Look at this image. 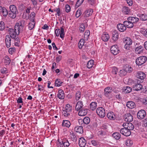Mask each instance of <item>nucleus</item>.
Returning <instances> with one entry per match:
<instances>
[{
    "label": "nucleus",
    "instance_id": "473e14b6",
    "mask_svg": "<svg viewBox=\"0 0 147 147\" xmlns=\"http://www.w3.org/2000/svg\"><path fill=\"white\" fill-rule=\"evenodd\" d=\"M127 72L130 73L133 70L132 68L128 65H126L124 67V69Z\"/></svg>",
    "mask_w": 147,
    "mask_h": 147
},
{
    "label": "nucleus",
    "instance_id": "8fccbe9b",
    "mask_svg": "<svg viewBox=\"0 0 147 147\" xmlns=\"http://www.w3.org/2000/svg\"><path fill=\"white\" fill-rule=\"evenodd\" d=\"M81 96V93L80 91H78L76 94V100H78L80 98Z\"/></svg>",
    "mask_w": 147,
    "mask_h": 147
},
{
    "label": "nucleus",
    "instance_id": "a211bd4d",
    "mask_svg": "<svg viewBox=\"0 0 147 147\" xmlns=\"http://www.w3.org/2000/svg\"><path fill=\"white\" fill-rule=\"evenodd\" d=\"M83 106L82 102L80 100L77 103L76 107L75 109L76 111H78L80 110Z\"/></svg>",
    "mask_w": 147,
    "mask_h": 147
},
{
    "label": "nucleus",
    "instance_id": "2f4dec72",
    "mask_svg": "<svg viewBox=\"0 0 147 147\" xmlns=\"http://www.w3.org/2000/svg\"><path fill=\"white\" fill-rule=\"evenodd\" d=\"M31 20L32 21V22L29 23L28 26L29 29L30 30L33 28L35 24L34 19H32Z\"/></svg>",
    "mask_w": 147,
    "mask_h": 147
},
{
    "label": "nucleus",
    "instance_id": "e433bc0d",
    "mask_svg": "<svg viewBox=\"0 0 147 147\" xmlns=\"http://www.w3.org/2000/svg\"><path fill=\"white\" fill-rule=\"evenodd\" d=\"M112 136L116 140H118L121 138V134L119 133L115 132L113 134Z\"/></svg>",
    "mask_w": 147,
    "mask_h": 147
},
{
    "label": "nucleus",
    "instance_id": "a19ab883",
    "mask_svg": "<svg viewBox=\"0 0 147 147\" xmlns=\"http://www.w3.org/2000/svg\"><path fill=\"white\" fill-rule=\"evenodd\" d=\"M124 42L125 44L131 45L132 44V41L129 38L127 37L125 40Z\"/></svg>",
    "mask_w": 147,
    "mask_h": 147
},
{
    "label": "nucleus",
    "instance_id": "774afa93",
    "mask_svg": "<svg viewBox=\"0 0 147 147\" xmlns=\"http://www.w3.org/2000/svg\"><path fill=\"white\" fill-rule=\"evenodd\" d=\"M100 134L102 136H105L106 135V133L105 131L104 130H101L99 131Z\"/></svg>",
    "mask_w": 147,
    "mask_h": 147
},
{
    "label": "nucleus",
    "instance_id": "72a5a7b5",
    "mask_svg": "<svg viewBox=\"0 0 147 147\" xmlns=\"http://www.w3.org/2000/svg\"><path fill=\"white\" fill-rule=\"evenodd\" d=\"M90 109L92 111H94L97 107V103L95 102H92L90 103Z\"/></svg>",
    "mask_w": 147,
    "mask_h": 147
},
{
    "label": "nucleus",
    "instance_id": "4d7b16f0",
    "mask_svg": "<svg viewBox=\"0 0 147 147\" xmlns=\"http://www.w3.org/2000/svg\"><path fill=\"white\" fill-rule=\"evenodd\" d=\"M15 51L16 49L14 47L10 48L9 50V53L11 54H13Z\"/></svg>",
    "mask_w": 147,
    "mask_h": 147
},
{
    "label": "nucleus",
    "instance_id": "c9c22d12",
    "mask_svg": "<svg viewBox=\"0 0 147 147\" xmlns=\"http://www.w3.org/2000/svg\"><path fill=\"white\" fill-rule=\"evenodd\" d=\"M71 123L70 122L67 120H63L62 123V126L68 127H70Z\"/></svg>",
    "mask_w": 147,
    "mask_h": 147
},
{
    "label": "nucleus",
    "instance_id": "f3484780",
    "mask_svg": "<svg viewBox=\"0 0 147 147\" xmlns=\"http://www.w3.org/2000/svg\"><path fill=\"white\" fill-rule=\"evenodd\" d=\"M79 111L78 113V115L82 116L86 115L88 112V109L84 108L82 109L81 110Z\"/></svg>",
    "mask_w": 147,
    "mask_h": 147
},
{
    "label": "nucleus",
    "instance_id": "a878e982",
    "mask_svg": "<svg viewBox=\"0 0 147 147\" xmlns=\"http://www.w3.org/2000/svg\"><path fill=\"white\" fill-rule=\"evenodd\" d=\"M126 106L128 108L132 109L134 108L135 104L134 102L131 101H129L127 102Z\"/></svg>",
    "mask_w": 147,
    "mask_h": 147
},
{
    "label": "nucleus",
    "instance_id": "412c9836",
    "mask_svg": "<svg viewBox=\"0 0 147 147\" xmlns=\"http://www.w3.org/2000/svg\"><path fill=\"white\" fill-rule=\"evenodd\" d=\"M69 135L72 141L75 142L77 140L78 136L73 131H71L70 132Z\"/></svg>",
    "mask_w": 147,
    "mask_h": 147
},
{
    "label": "nucleus",
    "instance_id": "f03ea898",
    "mask_svg": "<svg viewBox=\"0 0 147 147\" xmlns=\"http://www.w3.org/2000/svg\"><path fill=\"white\" fill-rule=\"evenodd\" d=\"M147 60V57L145 56H140L136 60V63L138 65H141L144 63Z\"/></svg>",
    "mask_w": 147,
    "mask_h": 147
},
{
    "label": "nucleus",
    "instance_id": "5fc2aeb1",
    "mask_svg": "<svg viewBox=\"0 0 147 147\" xmlns=\"http://www.w3.org/2000/svg\"><path fill=\"white\" fill-rule=\"evenodd\" d=\"M83 1L84 0H78L76 2L75 6L77 7H78L82 3Z\"/></svg>",
    "mask_w": 147,
    "mask_h": 147
},
{
    "label": "nucleus",
    "instance_id": "7c9ffc66",
    "mask_svg": "<svg viewBox=\"0 0 147 147\" xmlns=\"http://www.w3.org/2000/svg\"><path fill=\"white\" fill-rule=\"evenodd\" d=\"M108 118L111 120H114L115 119V116L113 112L108 113L107 115Z\"/></svg>",
    "mask_w": 147,
    "mask_h": 147
},
{
    "label": "nucleus",
    "instance_id": "3c124183",
    "mask_svg": "<svg viewBox=\"0 0 147 147\" xmlns=\"http://www.w3.org/2000/svg\"><path fill=\"white\" fill-rule=\"evenodd\" d=\"M85 29V27L84 24L82 23V24L80 26L79 30L80 31V32H82L84 31Z\"/></svg>",
    "mask_w": 147,
    "mask_h": 147
},
{
    "label": "nucleus",
    "instance_id": "9d476101",
    "mask_svg": "<svg viewBox=\"0 0 147 147\" xmlns=\"http://www.w3.org/2000/svg\"><path fill=\"white\" fill-rule=\"evenodd\" d=\"M123 126H124L125 128L129 130H132L134 128V126L133 124L130 123H124Z\"/></svg>",
    "mask_w": 147,
    "mask_h": 147
},
{
    "label": "nucleus",
    "instance_id": "393cba45",
    "mask_svg": "<svg viewBox=\"0 0 147 147\" xmlns=\"http://www.w3.org/2000/svg\"><path fill=\"white\" fill-rule=\"evenodd\" d=\"M123 24L125 25V26L129 28H132L134 26V24L128 21H125L123 22Z\"/></svg>",
    "mask_w": 147,
    "mask_h": 147
},
{
    "label": "nucleus",
    "instance_id": "c03bdc74",
    "mask_svg": "<svg viewBox=\"0 0 147 147\" xmlns=\"http://www.w3.org/2000/svg\"><path fill=\"white\" fill-rule=\"evenodd\" d=\"M17 13H15L14 12H13L11 11H9V12L8 13V16L11 18H14L16 16V14Z\"/></svg>",
    "mask_w": 147,
    "mask_h": 147
},
{
    "label": "nucleus",
    "instance_id": "79ce46f5",
    "mask_svg": "<svg viewBox=\"0 0 147 147\" xmlns=\"http://www.w3.org/2000/svg\"><path fill=\"white\" fill-rule=\"evenodd\" d=\"M94 61L93 60H90L89 61L87 64V67L88 68H91L93 65Z\"/></svg>",
    "mask_w": 147,
    "mask_h": 147
},
{
    "label": "nucleus",
    "instance_id": "4be33fe9",
    "mask_svg": "<svg viewBox=\"0 0 147 147\" xmlns=\"http://www.w3.org/2000/svg\"><path fill=\"white\" fill-rule=\"evenodd\" d=\"M127 20L133 24L134 23L138 22L139 20V19L136 17H129L128 18Z\"/></svg>",
    "mask_w": 147,
    "mask_h": 147
},
{
    "label": "nucleus",
    "instance_id": "dca6fc26",
    "mask_svg": "<svg viewBox=\"0 0 147 147\" xmlns=\"http://www.w3.org/2000/svg\"><path fill=\"white\" fill-rule=\"evenodd\" d=\"M133 88L134 90L136 91L140 90L142 89H144V88H143L142 85L141 84L138 83L135 84L133 85Z\"/></svg>",
    "mask_w": 147,
    "mask_h": 147
},
{
    "label": "nucleus",
    "instance_id": "de8ad7c7",
    "mask_svg": "<svg viewBox=\"0 0 147 147\" xmlns=\"http://www.w3.org/2000/svg\"><path fill=\"white\" fill-rule=\"evenodd\" d=\"M140 19L143 21H145L147 20V14H142L140 16Z\"/></svg>",
    "mask_w": 147,
    "mask_h": 147
},
{
    "label": "nucleus",
    "instance_id": "7ed1b4c3",
    "mask_svg": "<svg viewBox=\"0 0 147 147\" xmlns=\"http://www.w3.org/2000/svg\"><path fill=\"white\" fill-rule=\"evenodd\" d=\"M55 33L57 36H58L60 34L61 38H63L64 37V30L62 27L61 28L60 30L59 29H56L55 30Z\"/></svg>",
    "mask_w": 147,
    "mask_h": 147
},
{
    "label": "nucleus",
    "instance_id": "4468645a",
    "mask_svg": "<svg viewBox=\"0 0 147 147\" xmlns=\"http://www.w3.org/2000/svg\"><path fill=\"white\" fill-rule=\"evenodd\" d=\"M25 22L24 21H22L20 23H19V26H18L19 28V32L17 33V35H18L19 34L20 32H22L24 27V24Z\"/></svg>",
    "mask_w": 147,
    "mask_h": 147
},
{
    "label": "nucleus",
    "instance_id": "ddd939ff",
    "mask_svg": "<svg viewBox=\"0 0 147 147\" xmlns=\"http://www.w3.org/2000/svg\"><path fill=\"white\" fill-rule=\"evenodd\" d=\"M112 91V88L108 87L104 89V95L107 97L108 96Z\"/></svg>",
    "mask_w": 147,
    "mask_h": 147
},
{
    "label": "nucleus",
    "instance_id": "cd10ccee",
    "mask_svg": "<svg viewBox=\"0 0 147 147\" xmlns=\"http://www.w3.org/2000/svg\"><path fill=\"white\" fill-rule=\"evenodd\" d=\"M122 11L125 14H128L131 12L130 9L128 7H124L122 9Z\"/></svg>",
    "mask_w": 147,
    "mask_h": 147
},
{
    "label": "nucleus",
    "instance_id": "864d4df0",
    "mask_svg": "<svg viewBox=\"0 0 147 147\" xmlns=\"http://www.w3.org/2000/svg\"><path fill=\"white\" fill-rule=\"evenodd\" d=\"M135 51L136 52H137V53H139V52H138V51L140 50H142V49L143 48V47L141 45L139 46H136V45L135 46Z\"/></svg>",
    "mask_w": 147,
    "mask_h": 147
},
{
    "label": "nucleus",
    "instance_id": "ea45409f",
    "mask_svg": "<svg viewBox=\"0 0 147 147\" xmlns=\"http://www.w3.org/2000/svg\"><path fill=\"white\" fill-rule=\"evenodd\" d=\"M85 42L84 40L83 39H81L80 40L78 43V47L80 49H82V47L84 45Z\"/></svg>",
    "mask_w": 147,
    "mask_h": 147
},
{
    "label": "nucleus",
    "instance_id": "0eeeda50",
    "mask_svg": "<svg viewBox=\"0 0 147 147\" xmlns=\"http://www.w3.org/2000/svg\"><path fill=\"white\" fill-rule=\"evenodd\" d=\"M146 115V113L145 111L144 110H141L137 113V116L138 119H143Z\"/></svg>",
    "mask_w": 147,
    "mask_h": 147
},
{
    "label": "nucleus",
    "instance_id": "603ef678",
    "mask_svg": "<svg viewBox=\"0 0 147 147\" xmlns=\"http://www.w3.org/2000/svg\"><path fill=\"white\" fill-rule=\"evenodd\" d=\"M62 142L64 147H68L69 145V144L67 140H63Z\"/></svg>",
    "mask_w": 147,
    "mask_h": 147
},
{
    "label": "nucleus",
    "instance_id": "37998d69",
    "mask_svg": "<svg viewBox=\"0 0 147 147\" xmlns=\"http://www.w3.org/2000/svg\"><path fill=\"white\" fill-rule=\"evenodd\" d=\"M133 142L131 140L129 139L127 140L125 142V144L126 146H130L133 144Z\"/></svg>",
    "mask_w": 147,
    "mask_h": 147
},
{
    "label": "nucleus",
    "instance_id": "f704fd0d",
    "mask_svg": "<svg viewBox=\"0 0 147 147\" xmlns=\"http://www.w3.org/2000/svg\"><path fill=\"white\" fill-rule=\"evenodd\" d=\"M109 36L108 34H103L102 35L101 37L102 39L104 41H107L109 39Z\"/></svg>",
    "mask_w": 147,
    "mask_h": 147
},
{
    "label": "nucleus",
    "instance_id": "5701e85b",
    "mask_svg": "<svg viewBox=\"0 0 147 147\" xmlns=\"http://www.w3.org/2000/svg\"><path fill=\"white\" fill-rule=\"evenodd\" d=\"M119 37V33L118 32L115 31L113 32L112 39L114 41L117 40Z\"/></svg>",
    "mask_w": 147,
    "mask_h": 147
},
{
    "label": "nucleus",
    "instance_id": "9b49d317",
    "mask_svg": "<svg viewBox=\"0 0 147 147\" xmlns=\"http://www.w3.org/2000/svg\"><path fill=\"white\" fill-rule=\"evenodd\" d=\"M79 144L80 147H85L86 144V141L83 137H81L79 139Z\"/></svg>",
    "mask_w": 147,
    "mask_h": 147
},
{
    "label": "nucleus",
    "instance_id": "39448f33",
    "mask_svg": "<svg viewBox=\"0 0 147 147\" xmlns=\"http://www.w3.org/2000/svg\"><path fill=\"white\" fill-rule=\"evenodd\" d=\"M110 49L112 53L114 55L117 54L120 51L117 45L112 46L111 47Z\"/></svg>",
    "mask_w": 147,
    "mask_h": 147
},
{
    "label": "nucleus",
    "instance_id": "1a4fd4ad",
    "mask_svg": "<svg viewBox=\"0 0 147 147\" xmlns=\"http://www.w3.org/2000/svg\"><path fill=\"white\" fill-rule=\"evenodd\" d=\"M90 121V119L88 117H85L83 120V121L82 119H80L79 120V122H82L81 124H80V125H81L82 126H83V125L86 124L87 125L88 124Z\"/></svg>",
    "mask_w": 147,
    "mask_h": 147
},
{
    "label": "nucleus",
    "instance_id": "20e7f679",
    "mask_svg": "<svg viewBox=\"0 0 147 147\" xmlns=\"http://www.w3.org/2000/svg\"><path fill=\"white\" fill-rule=\"evenodd\" d=\"M96 112L98 116L102 118H104L105 115V111L102 107L98 108L96 110Z\"/></svg>",
    "mask_w": 147,
    "mask_h": 147
},
{
    "label": "nucleus",
    "instance_id": "052dcab7",
    "mask_svg": "<svg viewBox=\"0 0 147 147\" xmlns=\"http://www.w3.org/2000/svg\"><path fill=\"white\" fill-rule=\"evenodd\" d=\"M19 26V23H16L14 29L15 32H19V28H18Z\"/></svg>",
    "mask_w": 147,
    "mask_h": 147
},
{
    "label": "nucleus",
    "instance_id": "0e129e2a",
    "mask_svg": "<svg viewBox=\"0 0 147 147\" xmlns=\"http://www.w3.org/2000/svg\"><path fill=\"white\" fill-rule=\"evenodd\" d=\"M8 31L10 34V37H11V35L13 34V33L15 31L14 29L12 28H9V29Z\"/></svg>",
    "mask_w": 147,
    "mask_h": 147
},
{
    "label": "nucleus",
    "instance_id": "c756f323",
    "mask_svg": "<svg viewBox=\"0 0 147 147\" xmlns=\"http://www.w3.org/2000/svg\"><path fill=\"white\" fill-rule=\"evenodd\" d=\"M10 11L13 12L18 13V11L16 7L14 5H11L10 6Z\"/></svg>",
    "mask_w": 147,
    "mask_h": 147
},
{
    "label": "nucleus",
    "instance_id": "a18cd8bd",
    "mask_svg": "<svg viewBox=\"0 0 147 147\" xmlns=\"http://www.w3.org/2000/svg\"><path fill=\"white\" fill-rule=\"evenodd\" d=\"M81 8H79L78 10L76 11V16L77 18L79 17L81 15L82 11Z\"/></svg>",
    "mask_w": 147,
    "mask_h": 147
},
{
    "label": "nucleus",
    "instance_id": "13d9d810",
    "mask_svg": "<svg viewBox=\"0 0 147 147\" xmlns=\"http://www.w3.org/2000/svg\"><path fill=\"white\" fill-rule=\"evenodd\" d=\"M54 11L55 12L58 16H59L61 14L60 9L59 7L55 9L54 10Z\"/></svg>",
    "mask_w": 147,
    "mask_h": 147
},
{
    "label": "nucleus",
    "instance_id": "49530a36",
    "mask_svg": "<svg viewBox=\"0 0 147 147\" xmlns=\"http://www.w3.org/2000/svg\"><path fill=\"white\" fill-rule=\"evenodd\" d=\"M90 34V31L87 30L86 31L84 36V38L85 40H88Z\"/></svg>",
    "mask_w": 147,
    "mask_h": 147
},
{
    "label": "nucleus",
    "instance_id": "2eb2a0df",
    "mask_svg": "<svg viewBox=\"0 0 147 147\" xmlns=\"http://www.w3.org/2000/svg\"><path fill=\"white\" fill-rule=\"evenodd\" d=\"M117 27L119 31L121 32L124 31L126 29L125 25L123 24H118L117 26Z\"/></svg>",
    "mask_w": 147,
    "mask_h": 147
},
{
    "label": "nucleus",
    "instance_id": "e2e57ef3",
    "mask_svg": "<svg viewBox=\"0 0 147 147\" xmlns=\"http://www.w3.org/2000/svg\"><path fill=\"white\" fill-rule=\"evenodd\" d=\"M117 71L118 70L117 67H114L113 68L112 70V73L113 74L115 75L116 74Z\"/></svg>",
    "mask_w": 147,
    "mask_h": 147
},
{
    "label": "nucleus",
    "instance_id": "6ab92c4d",
    "mask_svg": "<svg viewBox=\"0 0 147 147\" xmlns=\"http://www.w3.org/2000/svg\"><path fill=\"white\" fill-rule=\"evenodd\" d=\"M11 39L10 37V36L7 35L6 36L5 39V43L6 46L7 48H9L11 45Z\"/></svg>",
    "mask_w": 147,
    "mask_h": 147
},
{
    "label": "nucleus",
    "instance_id": "09e8293b",
    "mask_svg": "<svg viewBox=\"0 0 147 147\" xmlns=\"http://www.w3.org/2000/svg\"><path fill=\"white\" fill-rule=\"evenodd\" d=\"M62 83L63 82L60 79H57L56 80L55 85L56 86H61Z\"/></svg>",
    "mask_w": 147,
    "mask_h": 147
},
{
    "label": "nucleus",
    "instance_id": "f257e3e1",
    "mask_svg": "<svg viewBox=\"0 0 147 147\" xmlns=\"http://www.w3.org/2000/svg\"><path fill=\"white\" fill-rule=\"evenodd\" d=\"M71 107L69 104H67L65 107V109L63 110L62 112L63 116V117H69L70 115V112L71 110Z\"/></svg>",
    "mask_w": 147,
    "mask_h": 147
},
{
    "label": "nucleus",
    "instance_id": "f8f14e48",
    "mask_svg": "<svg viewBox=\"0 0 147 147\" xmlns=\"http://www.w3.org/2000/svg\"><path fill=\"white\" fill-rule=\"evenodd\" d=\"M136 76L138 78L142 80L146 77V75L143 72L140 71L137 73Z\"/></svg>",
    "mask_w": 147,
    "mask_h": 147
},
{
    "label": "nucleus",
    "instance_id": "680f3d73",
    "mask_svg": "<svg viewBox=\"0 0 147 147\" xmlns=\"http://www.w3.org/2000/svg\"><path fill=\"white\" fill-rule=\"evenodd\" d=\"M65 11L67 12H69L71 10V8L70 6L68 5H65Z\"/></svg>",
    "mask_w": 147,
    "mask_h": 147
},
{
    "label": "nucleus",
    "instance_id": "6e6552de",
    "mask_svg": "<svg viewBox=\"0 0 147 147\" xmlns=\"http://www.w3.org/2000/svg\"><path fill=\"white\" fill-rule=\"evenodd\" d=\"M133 118L132 115L129 113H127L124 116V119L126 122H131L133 120Z\"/></svg>",
    "mask_w": 147,
    "mask_h": 147
},
{
    "label": "nucleus",
    "instance_id": "338daca9",
    "mask_svg": "<svg viewBox=\"0 0 147 147\" xmlns=\"http://www.w3.org/2000/svg\"><path fill=\"white\" fill-rule=\"evenodd\" d=\"M142 102L144 105L147 104V97L144 98L142 100Z\"/></svg>",
    "mask_w": 147,
    "mask_h": 147
},
{
    "label": "nucleus",
    "instance_id": "4c0bfd02",
    "mask_svg": "<svg viewBox=\"0 0 147 147\" xmlns=\"http://www.w3.org/2000/svg\"><path fill=\"white\" fill-rule=\"evenodd\" d=\"M4 59V63L5 65H9L10 63L11 60L7 56L5 57Z\"/></svg>",
    "mask_w": 147,
    "mask_h": 147
},
{
    "label": "nucleus",
    "instance_id": "bb28decb",
    "mask_svg": "<svg viewBox=\"0 0 147 147\" xmlns=\"http://www.w3.org/2000/svg\"><path fill=\"white\" fill-rule=\"evenodd\" d=\"M74 130L76 132L81 134L83 132V128L82 126H76Z\"/></svg>",
    "mask_w": 147,
    "mask_h": 147
},
{
    "label": "nucleus",
    "instance_id": "69168bd1",
    "mask_svg": "<svg viewBox=\"0 0 147 147\" xmlns=\"http://www.w3.org/2000/svg\"><path fill=\"white\" fill-rule=\"evenodd\" d=\"M91 142L92 144L94 146H96L98 144V142L94 140H92Z\"/></svg>",
    "mask_w": 147,
    "mask_h": 147
},
{
    "label": "nucleus",
    "instance_id": "58836bf2",
    "mask_svg": "<svg viewBox=\"0 0 147 147\" xmlns=\"http://www.w3.org/2000/svg\"><path fill=\"white\" fill-rule=\"evenodd\" d=\"M93 12L92 9H90L86 10L85 12V15L86 17H89L91 16Z\"/></svg>",
    "mask_w": 147,
    "mask_h": 147
},
{
    "label": "nucleus",
    "instance_id": "aec40b11",
    "mask_svg": "<svg viewBox=\"0 0 147 147\" xmlns=\"http://www.w3.org/2000/svg\"><path fill=\"white\" fill-rule=\"evenodd\" d=\"M0 12L2 13L3 16H6L8 14V12L7 9L4 7H2L0 6Z\"/></svg>",
    "mask_w": 147,
    "mask_h": 147
},
{
    "label": "nucleus",
    "instance_id": "6e6d98bb",
    "mask_svg": "<svg viewBox=\"0 0 147 147\" xmlns=\"http://www.w3.org/2000/svg\"><path fill=\"white\" fill-rule=\"evenodd\" d=\"M5 28V25L3 22L1 21L0 22V30H3Z\"/></svg>",
    "mask_w": 147,
    "mask_h": 147
},
{
    "label": "nucleus",
    "instance_id": "bf43d9fd",
    "mask_svg": "<svg viewBox=\"0 0 147 147\" xmlns=\"http://www.w3.org/2000/svg\"><path fill=\"white\" fill-rule=\"evenodd\" d=\"M127 72L124 69H123L120 71V74L121 76H125L127 73Z\"/></svg>",
    "mask_w": 147,
    "mask_h": 147
},
{
    "label": "nucleus",
    "instance_id": "423d86ee",
    "mask_svg": "<svg viewBox=\"0 0 147 147\" xmlns=\"http://www.w3.org/2000/svg\"><path fill=\"white\" fill-rule=\"evenodd\" d=\"M120 133L125 136H130L131 134V132L130 130L124 128H121L120 130Z\"/></svg>",
    "mask_w": 147,
    "mask_h": 147
},
{
    "label": "nucleus",
    "instance_id": "b1692460",
    "mask_svg": "<svg viewBox=\"0 0 147 147\" xmlns=\"http://www.w3.org/2000/svg\"><path fill=\"white\" fill-rule=\"evenodd\" d=\"M58 97L60 99H63L64 98V94L63 91L61 89H60L58 91L57 94Z\"/></svg>",
    "mask_w": 147,
    "mask_h": 147
},
{
    "label": "nucleus",
    "instance_id": "c85d7f7f",
    "mask_svg": "<svg viewBox=\"0 0 147 147\" xmlns=\"http://www.w3.org/2000/svg\"><path fill=\"white\" fill-rule=\"evenodd\" d=\"M123 92L125 93H128L131 92L132 89L129 86L124 87H123Z\"/></svg>",
    "mask_w": 147,
    "mask_h": 147
}]
</instances>
